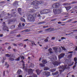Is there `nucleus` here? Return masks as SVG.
<instances>
[{
    "label": "nucleus",
    "mask_w": 77,
    "mask_h": 77,
    "mask_svg": "<svg viewBox=\"0 0 77 77\" xmlns=\"http://www.w3.org/2000/svg\"><path fill=\"white\" fill-rule=\"evenodd\" d=\"M19 45L20 46H22L23 45V44L22 43H20L19 44Z\"/></svg>",
    "instance_id": "obj_41"
},
{
    "label": "nucleus",
    "mask_w": 77,
    "mask_h": 77,
    "mask_svg": "<svg viewBox=\"0 0 77 77\" xmlns=\"http://www.w3.org/2000/svg\"><path fill=\"white\" fill-rule=\"evenodd\" d=\"M53 11L55 15L59 14L61 12V10L60 9H58L57 10H54Z\"/></svg>",
    "instance_id": "obj_5"
},
{
    "label": "nucleus",
    "mask_w": 77,
    "mask_h": 77,
    "mask_svg": "<svg viewBox=\"0 0 77 77\" xmlns=\"http://www.w3.org/2000/svg\"><path fill=\"white\" fill-rule=\"evenodd\" d=\"M60 6V4L59 3H56L53 5L52 7L54 8H57L59 7Z\"/></svg>",
    "instance_id": "obj_4"
},
{
    "label": "nucleus",
    "mask_w": 77,
    "mask_h": 77,
    "mask_svg": "<svg viewBox=\"0 0 77 77\" xmlns=\"http://www.w3.org/2000/svg\"><path fill=\"white\" fill-rule=\"evenodd\" d=\"M8 29V28L6 26V25H5V26H4V27L3 28V30L4 31L6 30L7 32L9 31L8 30H7Z\"/></svg>",
    "instance_id": "obj_11"
},
{
    "label": "nucleus",
    "mask_w": 77,
    "mask_h": 77,
    "mask_svg": "<svg viewBox=\"0 0 77 77\" xmlns=\"http://www.w3.org/2000/svg\"><path fill=\"white\" fill-rule=\"evenodd\" d=\"M28 40H29L28 39H26V40H23V41H28Z\"/></svg>",
    "instance_id": "obj_50"
},
{
    "label": "nucleus",
    "mask_w": 77,
    "mask_h": 77,
    "mask_svg": "<svg viewBox=\"0 0 77 77\" xmlns=\"http://www.w3.org/2000/svg\"><path fill=\"white\" fill-rule=\"evenodd\" d=\"M17 11H18V13H19V14L21 15H22L21 13V11H22V9L20 8H18V9L17 10Z\"/></svg>",
    "instance_id": "obj_14"
},
{
    "label": "nucleus",
    "mask_w": 77,
    "mask_h": 77,
    "mask_svg": "<svg viewBox=\"0 0 77 77\" xmlns=\"http://www.w3.org/2000/svg\"><path fill=\"white\" fill-rule=\"evenodd\" d=\"M21 59H25V58L24 56H22L21 58Z\"/></svg>",
    "instance_id": "obj_49"
},
{
    "label": "nucleus",
    "mask_w": 77,
    "mask_h": 77,
    "mask_svg": "<svg viewBox=\"0 0 77 77\" xmlns=\"http://www.w3.org/2000/svg\"><path fill=\"white\" fill-rule=\"evenodd\" d=\"M24 70L26 72L28 73L29 75H31L33 73V71H34V70H32L31 69H29L26 68L24 69Z\"/></svg>",
    "instance_id": "obj_3"
},
{
    "label": "nucleus",
    "mask_w": 77,
    "mask_h": 77,
    "mask_svg": "<svg viewBox=\"0 0 77 77\" xmlns=\"http://www.w3.org/2000/svg\"><path fill=\"white\" fill-rule=\"evenodd\" d=\"M14 5H18V2L15 1V2L14 3Z\"/></svg>",
    "instance_id": "obj_25"
},
{
    "label": "nucleus",
    "mask_w": 77,
    "mask_h": 77,
    "mask_svg": "<svg viewBox=\"0 0 77 77\" xmlns=\"http://www.w3.org/2000/svg\"><path fill=\"white\" fill-rule=\"evenodd\" d=\"M11 48V46H9L8 48V50H10Z\"/></svg>",
    "instance_id": "obj_52"
},
{
    "label": "nucleus",
    "mask_w": 77,
    "mask_h": 77,
    "mask_svg": "<svg viewBox=\"0 0 77 77\" xmlns=\"http://www.w3.org/2000/svg\"><path fill=\"white\" fill-rule=\"evenodd\" d=\"M54 57L55 58V60H57V57L56 56H54Z\"/></svg>",
    "instance_id": "obj_47"
},
{
    "label": "nucleus",
    "mask_w": 77,
    "mask_h": 77,
    "mask_svg": "<svg viewBox=\"0 0 77 77\" xmlns=\"http://www.w3.org/2000/svg\"><path fill=\"white\" fill-rule=\"evenodd\" d=\"M42 71V70H39V69H37L36 70V72L38 75H39L40 74L41 72Z\"/></svg>",
    "instance_id": "obj_12"
},
{
    "label": "nucleus",
    "mask_w": 77,
    "mask_h": 77,
    "mask_svg": "<svg viewBox=\"0 0 77 77\" xmlns=\"http://www.w3.org/2000/svg\"><path fill=\"white\" fill-rule=\"evenodd\" d=\"M20 20L22 21L26 22V20H25V19L21 17L20 19Z\"/></svg>",
    "instance_id": "obj_23"
},
{
    "label": "nucleus",
    "mask_w": 77,
    "mask_h": 77,
    "mask_svg": "<svg viewBox=\"0 0 77 77\" xmlns=\"http://www.w3.org/2000/svg\"><path fill=\"white\" fill-rule=\"evenodd\" d=\"M52 51V49H51V48H50V49H48V51H49L50 53H51V54L53 53V52H52L51 51Z\"/></svg>",
    "instance_id": "obj_27"
},
{
    "label": "nucleus",
    "mask_w": 77,
    "mask_h": 77,
    "mask_svg": "<svg viewBox=\"0 0 77 77\" xmlns=\"http://www.w3.org/2000/svg\"><path fill=\"white\" fill-rule=\"evenodd\" d=\"M35 10L33 9H32L31 10V12H35Z\"/></svg>",
    "instance_id": "obj_36"
},
{
    "label": "nucleus",
    "mask_w": 77,
    "mask_h": 77,
    "mask_svg": "<svg viewBox=\"0 0 77 77\" xmlns=\"http://www.w3.org/2000/svg\"><path fill=\"white\" fill-rule=\"evenodd\" d=\"M58 74H59V72H58V71H57V72H55L52 73V74L53 75H57Z\"/></svg>",
    "instance_id": "obj_19"
},
{
    "label": "nucleus",
    "mask_w": 77,
    "mask_h": 77,
    "mask_svg": "<svg viewBox=\"0 0 77 77\" xmlns=\"http://www.w3.org/2000/svg\"><path fill=\"white\" fill-rule=\"evenodd\" d=\"M74 61L75 62V64L76 65L77 63V58L76 57H75L74 58Z\"/></svg>",
    "instance_id": "obj_18"
},
{
    "label": "nucleus",
    "mask_w": 77,
    "mask_h": 77,
    "mask_svg": "<svg viewBox=\"0 0 77 77\" xmlns=\"http://www.w3.org/2000/svg\"><path fill=\"white\" fill-rule=\"evenodd\" d=\"M15 33H16L15 32H13V31L11 32H10V33L11 34H13Z\"/></svg>",
    "instance_id": "obj_48"
},
{
    "label": "nucleus",
    "mask_w": 77,
    "mask_h": 77,
    "mask_svg": "<svg viewBox=\"0 0 77 77\" xmlns=\"http://www.w3.org/2000/svg\"><path fill=\"white\" fill-rule=\"evenodd\" d=\"M59 50H60V51H58V52L59 53H60V52H61L62 51V50H61V48H59Z\"/></svg>",
    "instance_id": "obj_44"
},
{
    "label": "nucleus",
    "mask_w": 77,
    "mask_h": 77,
    "mask_svg": "<svg viewBox=\"0 0 77 77\" xmlns=\"http://www.w3.org/2000/svg\"><path fill=\"white\" fill-rule=\"evenodd\" d=\"M60 63L59 61H56L52 63L55 66H58L60 65Z\"/></svg>",
    "instance_id": "obj_8"
},
{
    "label": "nucleus",
    "mask_w": 77,
    "mask_h": 77,
    "mask_svg": "<svg viewBox=\"0 0 77 77\" xmlns=\"http://www.w3.org/2000/svg\"><path fill=\"white\" fill-rule=\"evenodd\" d=\"M39 65L40 66H41V67H43L45 66V65L43 64H42V63H40L39 64Z\"/></svg>",
    "instance_id": "obj_33"
},
{
    "label": "nucleus",
    "mask_w": 77,
    "mask_h": 77,
    "mask_svg": "<svg viewBox=\"0 0 77 77\" xmlns=\"http://www.w3.org/2000/svg\"><path fill=\"white\" fill-rule=\"evenodd\" d=\"M63 4L64 5H68V4H67L66 3H65Z\"/></svg>",
    "instance_id": "obj_56"
},
{
    "label": "nucleus",
    "mask_w": 77,
    "mask_h": 77,
    "mask_svg": "<svg viewBox=\"0 0 77 77\" xmlns=\"http://www.w3.org/2000/svg\"><path fill=\"white\" fill-rule=\"evenodd\" d=\"M15 25L12 26L11 27V29H14L15 28Z\"/></svg>",
    "instance_id": "obj_31"
},
{
    "label": "nucleus",
    "mask_w": 77,
    "mask_h": 77,
    "mask_svg": "<svg viewBox=\"0 0 77 77\" xmlns=\"http://www.w3.org/2000/svg\"><path fill=\"white\" fill-rule=\"evenodd\" d=\"M56 70V69H52L50 70V71H51L52 72H53L55 71Z\"/></svg>",
    "instance_id": "obj_24"
},
{
    "label": "nucleus",
    "mask_w": 77,
    "mask_h": 77,
    "mask_svg": "<svg viewBox=\"0 0 77 77\" xmlns=\"http://www.w3.org/2000/svg\"><path fill=\"white\" fill-rule=\"evenodd\" d=\"M71 8V7L70 6H68L66 7V8L67 11L69 10Z\"/></svg>",
    "instance_id": "obj_20"
},
{
    "label": "nucleus",
    "mask_w": 77,
    "mask_h": 77,
    "mask_svg": "<svg viewBox=\"0 0 77 77\" xmlns=\"http://www.w3.org/2000/svg\"><path fill=\"white\" fill-rule=\"evenodd\" d=\"M61 47V48H62L63 50L64 51L66 50V49L65 48H64V47Z\"/></svg>",
    "instance_id": "obj_38"
},
{
    "label": "nucleus",
    "mask_w": 77,
    "mask_h": 77,
    "mask_svg": "<svg viewBox=\"0 0 77 77\" xmlns=\"http://www.w3.org/2000/svg\"><path fill=\"white\" fill-rule=\"evenodd\" d=\"M42 63H43V64H46L48 62L45 59H43V60L42 61Z\"/></svg>",
    "instance_id": "obj_13"
},
{
    "label": "nucleus",
    "mask_w": 77,
    "mask_h": 77,
    "mask_svg": "<svg viewBox=\"0 0 77 77\" xmlns=\"http://www.w3.org/2000/svg\"><path fill=\"white\" fill-rule=\"evenodd\" d=\"M45 21L42 22L38 23V24H42L45 23Z\"/></svg>",
    "instance_id": "obj_29"
},
{
    "label": "nucleus",
    "mask_w": 77,
    "mask_h": 77,
    "mask_svg": "<svg viewBox=\"0 0 77 77\" xmlns=\"http://www.w3.org/2000/svg\"><path fill=\"white\" fill-rule=\"evenodd\" d=\"M22 72V71L20 69H19L18 70H17V74L19 75H20V72Z\"/></svg>",
    "instance_id": "obj_16"
},
{
    "label": "nucleus",
    "mask_w": 77,
    "mask_h": 77,
    "mask_svg": "<svg viewBox=\"0 0 77 77\" xmlns=\"http://www.w3.org/2000/svg\"><path fill=\"white\" fill-rule=\"evenodd\" d=\"M59 69H62L63 70H64L66 69V67L65 66H64V67H63L60 66V67H59Z\"/></svg>",
    "instance_id": "obj_17"
},
{
    "label": "nucleus",
    "mask_w": 77,
    "mask_h": 77,
    "mask_svg": "<svg viewBox=\"0 0 77 77\" xmlns=\"http://www.w3.org/2000/svg\"><path fill=\"white\" fill-rule=\"evenodd\" d=\"M76 64H75L74 66H73V69H74L76 67Z\"/></svg>",
    "instance_id": "obj_45"
},
{
    "label": "nucleus",
    "mask_w": 77,
    "mask_h": 77,
    "mask_svg": "<svg viewBox=\"0 0 77 77\" xmlns=\"http://www.w3.org/2000/svg\"><path fill=\"white\" fill-rule=\"evenodd\" d=\"M20 36V34H19V35H17V37H19Z\"/></svg>",
    "instance_id": "obj_51"
},
{
    "label": "nucleus",
    "mask_w": 77,
    "mask_h": 77,
    "mask_svg": "<svg viewBox=\"0 0 77 77\" xmlns=\"http://www.w3.org/2000/svg\"><path fill=\"white\" fill-rule=\"evenodd\" d=\"M22 27V25L20 23L19 24V25H18V27L19 28H20V27Z\"/></svg>",
    "instance_id": "obj_39"
},
{
    "label": "nucleus",
    "mask_w": 77,
    "mask_h": 77,
    "mask_svg": "<svg viewBox=\"0 0 77 77\" xmlns=\"http://www.w3.org/2000/svg\"><path fill=\"white\" fill-rule=\"evenodd\" d=\"M31 44L32 45V46H33V45H34V42L33 41H31Z\"/></svg>",
    "instance_id": "obj_40"
},
{
    "label": "nucleus",
    "mask_w": 77,
    "mask_h": 77,
    "mask_svg": "<svg viewBox=\"0 0 77 77\" xmlns=\"http://www.w3.org/2000/svg\"><path fill=\"white\" fill-rule=\"evenodd\" d=\"M77 3L76 1H74L72 3H71V4H74L76 3Z\"/></svg>",
    "instance_id": "obj_37"
},
{
    "label": "nucleus",
    "mask_w": 77,
    "mask_h": 77,
    "mask_svg": "<svg viewBox=\"0 0 77 77\" xmlns=\"http://www.w3.org/2000/svg\"><path fill=\"white\" fill-rule=\"evenodd\" d=\"M54 29L52 28H49L47 29H45V31L47 32H51L54 31Z\"/></svg>",
    "instance_id": "obj_6"
},
{
    "label": "nucleus",
    "mask_w": 77,
    "mask_h": 77,
    "mask_svg": "<svg viewBox=\"0 0 77 77\" xmlns=\"http://www.w3.org/2000/svg\"><path fill=\"white\" fill-rule=\"evenodd\" d=\"M61 39L62 40L65 39L66 38L65 37H62L61 38Z\"/></svg>",
    "instance_id": "obj_42"
},
{
    "label": "nucleus",
    "mask_w": 77,
    "mask_h": 77,
    "mask_svg": "<svg viewBox=\"0 0 77 77\" xmlns=\"http://www.w3.org/2000/svg\"><path fill=\"white\" fill-rule=\"evenodd\" d=\"M49 69V68L47 67H45L44 69V70L47 71Z\"/></svg>",
    "instance_id": "obj_22"
},
{
    "label": "nucleus",
    "mask_w": 77,
    "mask_h": 77,
    "mask_svg": "<svg viewBox=\"0 0 77 77\" xmlns=\"http://www.w3.org/2000/svg\"><path fill=\"white\" fill-rule=\"evenodd\" d=\"M58 24H61L62 23L61 22H58Z\"/></svg>",
    "instance_id": "obj_60"
},
{
    "label": "nucleus",
    "mask_w": 77,
    "mask_h": 77,
    "mask_svg": "<svg viewBox=\"0 0 77 77\" xmlns=\"http://www.w3.org/2000/svg\"><path fill=\"white\" fill-rule=\"evenodd\" d=\"M42 3L41 1L38 2L35 0L33 2H32V5H34V8H35V9H37L39 8V5Z\"/></svg>",
    "instance_id": "obj_2"
},
{
    "label": "nucleus",
    "mask_w": 77,
    "mask_h": 77,
    "mask_svg": "<svg viewBox=\"0 0 77 77\" xmlns=\"http://www.w3.org/2000/svg\"><path fill=\"white\" fill-rule=\"evenodd\" d=\"M68 53H70V54L72 53H73V51H72L71 52L69 51V52H68Z\"/></svg>",
    "instance_id": "obj_53"
},
{
    "label": "nucleus",
    "mask_w": 77,
    "mask_h": 77,
    "mask_svg": "<svg viewBox=\"0 0 77 77\" xmlns=\"http://www.w3.org/2000/svg\"><path fill=\"white\" fill-rule=\"evenodd\" d=\"M65 55V54L63 53H62L61 54H60V55L58 56V59H61V58H63Z\"/></svg>",
    "instance_id": "obj_9"
},
{
    "label": "nucleus",
    "mask_w": 77,
    "mask_h": 77,
    "mask_svg": "<svg viewBox=\"0 0 77 77\" xmlns=\"http://www.w3.org/2000/svg\"><path fill=\"white\" fill-rule=\"evenodd\" d=\"M72 54H71L69 55L68 57H67V58H71L72 56Z\"/></svg>",
    "instance_id": "obj_26"
},
{
    "label": "nucleus",
    "mask_w": 77,
    "mask_h": 77,
    "mask_svg": "<svg viewBox=\"0 0 77 77\" xmlns=\"http://www.w3.org/2000/svg\"><path fill=\"white\" fill-rule=\"evenodd\" d=\"M73 32H77V29H75L73 30Z\"/></svg>",
    "instance_id": "obj_63"
},
{
    "label": "nucleus",
    "mask_w": 77,
    "mask_h": 77,
    "mask_svg": "<svg viewBox=\"0 0 77 77\" xmlns=\"http://www.w3.org/2000/svg\"><path fill=\"white\" fill-rule=\"evenodd\" d=\"M48 27V26H43V28H47Z\"/></svg>",
    "instance_id": "obj_59"
},
{
    "label": "nucleus",
    "mask_w": 77,
    "mask_h": 77,
    "mask_svg": "<svg viewBox=\"0 0 77 77\" xmlns=\"http://www.w3.org/2000/svg\"><path fill=\"white\" fill-rule=\"evenodd\" d=\"M41 17V15H40V14H38V15H37V17Z\"/></svg>",
    "instance_id": "obj_58"
},
{
    "label": "nucleus",
    "mask_w": 77,
    "mask_h": 77,
    "mask_svg": "<svg viewBox=\"0 0 77 77\" xmlns=\"http://www.w3.org/2000/svg\"><path fill=\"white\" fill-rule=\"evenodd\" d=\"M40 14H41V15H43V14H45L44 11V10H43L42 11H40Z\"/></svg>",
    "instance_id": "obj_21"
},
{
    "label": "nucleus",
    "mask_w": 77,
    "mask_h": 77,
    "mask_svg": "<svg viewBox=\"0 0 77 77\" xmlns=\"http://www.w3.org/2000/svg\"><path fill=\"white\" fill-rule=\"evenodd\" d=\"M33 77H37V75L35 74H33Z\"/></svg>",
    "instance_id": "obj_34"
},
{
    "label": "nucleus",
    "mask_w": 77,
    "mask_h": 77,
    "mask_svg": "<svg viewBox=\"0 0 77 77\" xmlns=\"http://www.w3.org/2000/svg\"><path fill=\"white\" fill-rule=\"evenodd\" d=\"M9 60H11V61H13L14 60V59L13 58H9Z\"/></svg>",
    "instance_id": "obj_30"
},
{
    "label": "nucleus",
    "mask_w": 77,
    "mask_h": 77,
    "mask_svg": "<svg viewBox=\"0 0 77 77\" xmlns=\"http://www.w3.org/2000/svg\"><path fill=\"white\" fill-rule=\"evenodd\" d=\"M43 32V31L42 30H40V31H38V32H39V33H41L42 32Z\"/></svg>",
    "instance_id": "obj_61"
},
{
    "label": "nucleus",
    "mask_w": 77,
    "mask_h": 77,
    "mask_svg": "<svg viewBox=\"0 0 77 77\" xmlns=\"http://www.w3.org/2000/svg\"><path fill=\"white\" fill-rule=\"evenodd\" d=\"M43 10L45 14L49 13V9H45Z\"/></svg>",
    "instance_id": "obj_15"
},
{
    "label": "nucleus",
    "mask_w": 77,
    "mask_h": 77,
    "mask_svg": "<svg viewBox=\"0 0 77 77\" xmlns=\"http://www.w3.org/2000/svg\"><path fill=\"white\" fill-rule=\"evenodd\" d=\"M5 55H6V56L7 57H10L11 56V54H5Z\"/></svg>",
    "instance_id": "obj_28"
},
{
    "label": "nucleus",
    "mask_w": 77,
    "mask_h": 77,
    "mask_svg": "<svg viewBox=\"0 0 77 77\" xmlns=\"http://www.w3.org/2000/svg\"><path fill=\"white\" fill-rule=\"evenodd\" d=\"M19 77H22V75H19Z\"/></svg>",
    "instance_id": "obj_64"
},
{
    "label": "nucleus",
    "mask_w": 77,
    "mask_h": 77,
    "mask_svg": "<svg viewBox=\"0 0 77 77\" xmlns=\"http://www.w3.org/2000/svg\"><path fill=\"white\" fill-rule=\"evenodd\" d=\"M75 51H77V46H76V48H75Z\"/></svg>",
    "instance_id": "obj_57"
},
{
    "label": "nucleus",
    "mask_w": 77,
    "mask_h": 77,
    "mask_svg": "<svg viewBox=\"0 0 77 77\" xmlns=\"http://www.w3.org/2000/svg\"><path fill=\"white\" fill-rule=\"evenodd\" d=\"M53 48V49L54 50H56V51H57V48H56L55 47H54Z\"/></svg>",
    "instance_id": "obj_43"
},
{
    "label": "nucleus",
    "mask_w": 77,
    "mask_h": 77,
    "mask_svg": "<svg viewBox=\"0 0 77 77\" xmlns=\"http://www.w3.org/2000/svg\"><path fill=\"white\" fill-rule=\"evenodd\" d=\"M13 46H17V45L16 44H14V43H13Z\"/></svg>",
    "instance_id": "obj_54"
},
{
    "label": "nucleus",
    "mask_w": 77,
    "mask_h": 77,
    "mask_svg": "<svg viewBox=\"0 0 77 77\" xmlns=\"http://www.w3.org/2000/svg\"><path fill=\"white\" fill-rule=\"evenodd\" d=\"M24 31L25 32H28L30 31V30H29V29H26L24 30Z\"/></svg>",
    "instance_id": "obj_32"
},
{
    "label": "nucleus",
    "mask_w": 77,
    "mask_h": 77,
    "mask_svg": "<svg viewBox=\"0 0 77 77\" xmlns=\"http://www.w3.org/2000/svg\"><path fill=\"white\" fill-rule=\"evenodd\" d=\"M50 73H51L49 72L45 71L43 72V75L48 77L51 75Z\"/></svg>",
    "instance_id": "obj_7"
},
{
    "label": "nucleus",
    "mask_w": 77,
    "mask_h": 77,
    "mask_svg": "<svg viewBox=\"0 0 77 77\" xmlns=\"http://www.w3.org/2000/svg\"><path fill=\"white\" fill-rule=\"evenodd\" d=\"M36 14H34L33 15L29 14L27 17V19L29 21L34 22L35 21V18L36 17Z\"/></svg>",
    "instance_id": "obj_1"
},
{
    "label": "nucleus",
    "mask_w": 77,
    "mask_h": 77,
    "mask_svg": "<svg viewBox=\"0 0 77 77\" xmlns=\"http://www.w3.org/2000/svg\"><path fill=\"white\" fill-rule=\"evenodd\" d=\"M52 39L54 40V39H55V37H53L52 38Z\"/></svg>",
    "instance_id": "obj_62"
},
{
    "label": "nucleus",
    "mask_w": 77,
    "mask_h": 77,
    "mask_svg": "<svg viewBox=\"0 0 77 77\" xmlns=\"http://www.w3.org/2000/svg\"><path fill=\"white\" fill-rule=\"evenodd\" d=\"M3 35L2 34H0V37H2L3 36Z\"/></svg>",
    "instance_id": "obj_55"
},
{
    "label": "nucleus",
    "mask_w": 77,
    "mask_h": 77,
    "mask_svg": "<svg viewBox=\"0 0 77 77\" xmlns=\"http://www.w3.org/2000/svg\"><path fill=\"white\" fill-rule=\"evenodd\" d=\"M44 41H45L46 42H47L48 41V39H46Z\"/></svg>",
    "instance_id": "obj_46"
},
{
    "label": "nucleus",
    "mask_w": 77,
    "mask_h": 77,
    "mask_svg": "<svg viewBox=\"0 0 77 77\" xmlns=\"http://www.w3.org/2000/svg\"><path fill=\"white\" fill-rule=\"evenodd\" d=\"M20 57H19L18 58H17L15 60L17 61H18L20 60Z\"/></svg>",
    "instance_id": "obj_35"
},
{
    "label": "nucleus",
    "mask_w": 77,
    "mask_h": 77,
    "mask_svg": "<svg viewBox=\"0 0 77 77\" xmlns=\"http://www.w3.org/2000/svg\"><path fill=\"white\" fill-rule=\"evenodd\" d=\"M16 21V19H11L10 20H8V24H10V23L11 22H14Z\"/></svg>",
    "instance_id": "obj_10"
}]
</instances>
